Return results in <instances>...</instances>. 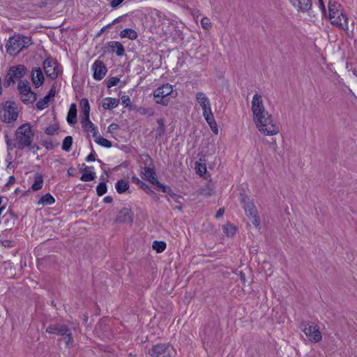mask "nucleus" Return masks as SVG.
Returning <instances> with one entry per match:
<instances>
[{
    "mask_svg": "<svg viewBox=\"0 0 357 357\" xmlns=\"http://www.w3.org/2000/svg\"><path fill=\"white\" fill-rule=\"evenodd\" d=\"M251 110L253 121L259 132L268 136L275 135L279 132V127L274 122L271 114L265 109L262 96L257 93L252 98Z\"/></svg>",
    "mask_w": 357,
    "mask_h": 357,
    "instance_id": "f257e3e1",
    "label": "nucleus"
},
{
    "mask_svg": "<svg viewBox=\"0 0 357 357\" xmlns=\"http://www.w3.org/2000/svg\"><path fill=\"white\" fill-rule=\"evenodd\" d=\"M328 7L331 23L347 33L349 19L347 15L344 14L341 4L335 0H329Z\"/></svg>",
    "mask_w": 357,
    "mask_h": 357,
    "instance_id": "f03ea898",
    "label": "nucleus"
},
{
    "mask_svg": "<svg viewBox=\"0 0 357 357\" xmlns=\"http://www.w3.org/2000/svg\"><path fill=\"white\" fill-rule=\"evenodd\" d=\"M32 44L31 38L20 34H15L10 37L7 43L6 52L11 56H16L23 50Z\"/></svg>",
    "mask_w": 357,
    "mask_h": 357,
    "instance_id": "7ed1b4c3",
    "label": "nucleus"
},
{
    "mask_svg": "<svg viewBox=\"0 0 357 357\" xmlns=\"http://www.w3.org/2000/svg\"><path fill=\"white\" fill-rule=\"evenodd\" d=\"M34 131L32 130L31 126L29 123L21 125L15 131V138L17 142L19 149L23 150L26 147H30L33 139Z\"/></svg>",
    "mask_w": 357,
    "mask_h": 357,
    "instance_id": "20e7f679",
    "label": "nucleus"
},
{
    "mask_svg": "<svg viewBox=\"0 0 357 357\" xmlns=\"http://www.w3.org/2000/svg\"><path fill=\"white\" fill-rule=\"evenodd\" d=\"M26 73V68L23 65L12 66L4 79V87H9L11 84H15L23 77Z\"/></svg>",
    "mask_w": 357,
    "mask_h": 357,
    "instance_id": "39448f33",
    "label": "nucleus"
},
{
    "mask_svg": "<svg viewBox=\"0 0 357 357\" xmlns=\"http://www.w3.org/2000/svg\"><path fill=\"white\" fill-rule=\"evenodd\" d=\"M17 89L21 100L25 104H31L36 100V93L31 91L28 81H20L18 83Z\"/></svg>",
    "mask_w": 357,
    "mask_h": 357,
    "instance_id": "423d86ee",
    "label": "nucleus"
},
{
    "mask_svg": "<svg viewBox=\"0 0 357 357\" xmlns=\"http://www.w3.org/2000/svg\"><path fill=\"white\" fill-rule=\"evenodd\" d=\"M1 112V119L5 123H10L17 119L18 110L13 101H6L3 105Z\"/></svg>",
    "mask_w": 357,
    "mask_h": 357,
    "instance_id": "0eeeda50",
    "label": "nucleus"
},
{
    "mask_svg": "<svg viewBox=\"0 0 357 357\" xmlns=\"http://www.w3.org/2000/svg\"><path fill=\"white\" fill-rule=\"evenodd\" d=\"M144 161V167L141 172V176L143 179L149 181L152 185L156 183L155 172L154 166L152 164V160L148 155H143L142 157Z\"/></svg>",
    "mask_w": 357,
    "mask_h": 357,
    "instance_id": "6e6552de",
    "label": "nucleus"
},
{
    "mask_svg": "<svg viewBox=\"0 0 357 357\" xmlns=\"http://www.w3.org/2000/svg\"><path fill=\"white\" fill-rule=\"evenodd\" d=\"M301 329L312 342H319L322 339V335L319 326L313 323H303Z\"/></svg>",
    "mask_w": 357,
    "mask_h": 357,
    "instance_id": "1a4fd4ad",
    "label": "nucleus"
},
{
    "mask_svg": "<svg viewBox=\"0 0 357 357\" xmlns=\"http://www.w3.org/2000/svg\"><path fill=\"white\" fill-rule=\"evenodd\" d=\"M176 95V92H174L172 86L167 84L158 88V98H160V100H158V104H162L167 105L169 100L174 98Z\"/></svg>",
    "mask_w": 357,
    "mask_h": 357,
    "instance_id": "9d476101",
    "label": "nucleus"
},
{
    "mask_svg": "<svg viewBox=\"0 0 357 357\" xmlns=\"http://www.w3.org/2000/svg\"><path fill=\"white\" fill-rule=\"evenodd\" d=\"M243 203L246 215L250 218L252 224L257 227L260 225V219L255 204L245 199H243Z\"/></svg>",
    "mask_w": 357,
    "mask_h": 357,
    "instance_id": "9b49d317",
    "label": "nucleus"
},
{
    "mask_svg": "<svg viewBox=\"0 0 357 357\" xmlns=\"http://www.w3.org/2000/svg\"><path fill=\"white\" fill-rule=\"evenodd\" d=\"M43 68L48 77L56 79L59 74L57 63L53 59L48 57L43 62Z\"/></svg>",
    "mask_w": 357,
    "mask_h": 357,
    "instance_id": "f8f14e48",
    "label": "nucleus"
},
{
    "mask_svg": "<svg viewBox=\"0 0 357 357\" xmlns=\"http://www.w3.org/2000/svg\"><path fill=\"white\" fill-rule=\"evenodd\" d=\"M134 213L130 208H123L119 211L114 220L116 223L131 225L133 222Z\"/></svg>",
    "mask_w": 357,
    "mask_h": 357,
    "instance_id": "ddd939ff",
    "label": "nucleus"
},
{
    "mask_svg": "<svg viewBox=\"0 0 357 357\" xmlns=\"http://www.w3.org/2000/svg\"><path fill=\"white\" fill-rule=\"evenodd\" d=\"M93 78L96 80H101L107 73V68L104 63L100 60H96L93 66Z\"/></svg>",
    "mask_w": 357,
    "mask_h": 357,
    "instance_id": "4468645a",
    "label": "nucleus"
},
{
    "mask_svg": "<svg viewBox=\"0 0 357 357\" xmlns=\"http://www.w3.org/2000/svg\"><path fill=\"white\" fill-rule=\"evenodd\" d=\"M69 330L70 328L64 324H55L50 325L46 328V332L50 334H55L63 336L64 335H66Z\"/></svg>",
    "mask_w": 357,
    "mask_h": 357,
    "instance_id": "2eb2a0df",
    "label": "nucleus"
},
{
    "mask_svg": "<svg viewBox=\"0 0 357 357\" xmlns=\"http://www.w3.org/2000/svg\"><path fill=\"white\" fill-rule=\"evenodd\" d=\"M291 5L299 12H307L312 7L311 0H289Z\"/></svg>",
    "mask_w": 357,
    "mask_h": 357,
    "instance_id": "dca6fc26",
    "label": "nucleus"
},
{
    "mask_svg": "<svg viewBox=\"0 0 357 357\" xmlns=\"http://www.w3.org/2000/svg\"><path fill=\"white\" fill-rule=\"evenodd\" d=\"M32 82L33 84L38 87L43 84L44 76L42 70L40 68H36L32 71Z\"/></svg>",
    "mask_w": 357,
    "mask_h": 357,
    "instance_id": "f3484780",
    "label": "nucleus"
},
{
    "mask_svg": "<svg viewBox=\"0 0 357 357\" xmlns=\"http://www.w3.org/2000/svg\"><path fill=\"white\" fill-rule=\"evenodd\" d=\"M108 46L109 51L111 52H116L119 56H121L125 54V49L120 42L110 41L108 43Z\"/></svg>",
    "mask_w": 357,
    "mask_h": 357,
    "instance_id": "a211bd4d",
    "label": "nucleus"
},
{
    "mask_svg": "<svg viewBox=\"0 0 357 357\" xmlns=\"http://www.w3.org/2000/svg\"><path fill=\"white\" fill-rule=\"evenodd\" d=\"M172 347L168 344H158V357H170Z\"/></svg>",
    "mask_w": 357,
    "mask_h": 357,
    "instance_id": "6ab92c4d",
    "label": "nucleus"
},
{
    "mask_svg": "<svg viewBox=\"0 0 357 357\" xmlns=\"http://www.w3.org/2000/svg\"><path fill=\"white\" fill-rule=\"evenodd\" d=\"M81 123L83 129L85 131L91 132L93 133V137H96L97 130L94 124L90 121L89 118L82 119Z\"/></svg>",
    "mask_w": 357,
    "mask_h": 357,
    "instance_id": "aec40b11",
    "label": "nucleus"
},
{
    "mask_svg": "<svg viewBox=\"0 0 357 357\" xmlns=\"http://www.w3.org/2000/svg\"><path fill=\"white\" fill-rule=\"evenodd\" d=\"M195 98L200 105L202 109L211 106L210 100L204 93L197 92L195 95Z\"/></svg>",
    "mask_w": 357,
    "mask_h": 357,
    "instance_id": "412c9836",
    "label": "nucleus"
},
{
    "mask_svg": "<svg viewBox=\"0 0 357 357\" xmlns=\"http://www.w3.org/2000/svg\"><path fill=\"white\" fill-rule=\"evenodd\" d=\"M119 100L114 98H105L102 100V107L105 109H112L117 107Z\"/></svg>",
    "mask_w": 357,
    "mask_h": 357,
    "instance_id": "4be33fe9",
    "label": "nucleus"
},
{
    "mask_svg": "<svg viewBox=\"0 0 357 357\" xmlns=\"http://www.w3.org/2000/svg\"><path fill=\"white\" fill-rule=\"evenodd\" d=\"M67 121L69 124H75L77 122V107L75 103L71 104L68 116Z\"/></svg>",
    "mask_w": 357,
    "mask_h": 357,
    "instance_id": "5701e85b",
    "label": "nucleus"
},
{
    "mask_svg": "<svg viewBox=\"0 0 357 357\" xmlns=\"http://www.w3.org/2000/svg\"><path fill=\"white\" fill-rule=\"evenodd\" d=\"M91 169H93V167H86L84 169V172L82 174L80 179L82 181H93L96 178V173L91 171Z\"/></svg>",
    "mask_w": 357,
    "mask_h": 357,
    "instance_id": "b1692460",
    "label": "nucleus"
},
{
    "mask_svg": "<svg viewBox=\"0 0 357 357\" xmlns=\"http://www.w3.org/2000/svg\"><path fill=\"white\" fill-rule=\"evenodd\" d=\"M128 181L124 179L118 180L115 184V188L118 193L122 194L126 192L129 189Z\"/></svg>",
    "mask_w": 357,
    "mask_h": 357,
    "instance_id": "393cba45",
    "label": "nucleus"
},
{
    "mask_svg": "<svg viewBox=\"0 0 357 357\" xmlns=\"http://www.w3.org/2000/svg\"><path fill=\"white\" fill-rule=\"evenodd\" d=\"M43 185V176L39 173H36L34 174V182L31 185V189L33 191H37L40 190Z\"/></svg>",
    "mask_w": 357,
    "mask_h": 357,
    "instance_id": "a878e982",
    "label": "nucleus"
},
{
    "mask_svg": "<svg viewBox=\"0 0 357 357\" xmlns=\"http://www.w3.org/2000/svg\"><path fill=\"white\" fill-rule=\"evenodd\" d=\"M120 37L122 38H128L130 40H135L138 37V34L132 29H125L121 31Z\"/></svg>",
    "mask_w": 357,
    "mask_h": 357,
    "instance_id": "bb28decb",
    "label": "nucleus"
},
{
    "mask_svg": "<svg viewBox=\"0 0 357 357\" xmlns=\"http://www.w3.org/2000/svg\"><path fill=\"white\" fill-rule=\"evenodd\" d=\"M82 106V119L89 118L90 105L89 101L86 98H82L80 101Z\"/></svg>",
    "mask_w": 357,
    "mask_h": 357,
    "instance_id": "cd10ccee",
    "label": "nucleus"
},
{
    "mask_svg": "<svg viewBox=\"0 0 357 357\" xmlns=\"http://www.w3.org/2000/svg\"><path fill=\"white\" fill-rule=\"evenodd\" d=\"M55 202L54 198L50 193H47L43 195L38 202V205H52Z\"/></svg>",
    "mask_w": 357,
    "mask_h": 357,
    "instance_id": "c85d7f7f",
    "label": "nucleus"
},
{
    "mask_svg": "<svg viewBox=\"0 0 357 357\" xmlns=\"http://www.w3.org/2000/svg\"><path fill=\"white\" fill-rule=\"evenodd\" d=\"M206 121L207 122V123L208 124V126H210L211 130L215 134L217 135L218 132V126H217V123L215 121V119H214V116H213V114H211V115H208L207 114L206 116L204 117Z\"/></svg>",
    "mask_w": 357,
    "mask_h": 357,
    "instance_id": "c756f323",
    "label": "nucleus"
},
{
    "mask_svg": "<svg viewBox=\"0 0 357 357\" xmlns=\"http://www.w3.org/2000/svg\"><path fill=\"white\" fill-rule=\"evenodd\" d=\"M223 231L227 236H233L236 231L235 226L231 225L230 222H227L223 225Z\"/></svg>",
    "mask_w": 357,
    "mask_h": 357,
    "instance_id": "7c9ffc66",
    "label": "nucleus"
},
{
    "mask_svg": "<svg viewBox=\"0 0 357 357\" xmlns=\"http://www.w3.org/2000/svg\"><path fill=\"white\" fill-rule=\"evenodd\" d=\"M170 198H172V199L174 202H176L178 204L175 206V208L178 209L179 211H181L183 208L181 200H183V197L182 196L177 195L174 192L172 194V195L169 197L167 198L169 202H170Z\"/></svg>",
    "mask_w": 357,
    "mask_h": 357,
    "instance_id": "2f4dec72",
    "label": "nucleus"
},
{
    "mask_svg": "<svg viewBox=\"0 0 357 357\" xmlns=\"http://www.w3.org/2000/svg\"><path fill=\"white\" fill-rule=\"evenodd\" d=\"M95 138V142L103 146V147H105V148H110L112 147V142L110 141H109L108 139L101 137V136H97L94 137Z\"/></svg>",
    "mask_w": 357,
    "mask_h": 357,
    "instance_id": "473e14b6",
    "label": "nucleus"
},
{
    "mask_svg": "<svg viewBox=\"0 0 357 357\" xmlns=\"http://www.w3.org/2000/svg\"><path fill=\"white\" fill-rule=\"evenodd\" d=\"M72 144L73 137L71 136H67L63 141L62 149L66 151H69L71 149Z\"/></svg>",
    "mask_w": 357,
    "mask_h": 357,
    "instance_id": "72a5a7b5",
    "label": "nucleus"
},
{
    "mask_svg": "<svg viewBox=\"0 0 357 357\" xmlns=\"http://www.w3.org/2000/svg\"><path fill=\"white\" fill-rule=\"evenodd\" d=\"M50 99L48 98V97H47L46 96L39 100L37 102H36V107L39 110H42L46 107H48V104H49V102H50Z\"/></svg>",
    "mask_w": 357,
    "mask_h": 357,
    "instance_id": "f704fd0d",
    "label": "nucleus"
},
{
    "mask_svg": "<svg viewBox=\"0 0 357 357\" xmlns=\"http://www.w3.org/2000/svg\"><path fill=\"white\" fill-rule=\"evenodd\" d=\"M62 340L66 342L67 347H73L74 340L70 329L66 335L62 336Z\"/></svg>",
    "mask_w": 357,
    "mask_h": 357,
    "instance_id": "c9c22d12",
    "label": "nucleus"
},
{
    "mask_svg": "<svg viewBox=\"0 0 357 357\" xmlns=\"http://www.w3.org/2000/svg\"><path fill=\"white\" fill-rule=\"evenodd\" d=\"M5 141L6 143V146L8 148V150H13L14 149L17 148L19 149V146H17V142L15 140V142H13L8 134L5 135Z\"/></svg>",
    "mask_w": 357,
    "mask_h": 357,
    "instance_id": "e433bc0d",
    "label": "nucleus"
},
{
    "mask_svg": "<svg viewBox=\"0 0 357 357\" xmlns=\"http://www.w3.org/2000/svg\"><path fill=\"white\" fill-rule=\"evenodd\" d=\"M158 190L166 193L169 197H170L172 194L174 193L169 186L162 184L159 181H158Z\"/></svg>",
    "mask_w": 357,
    "mask_h": 357,
    "instance_id": "4c0bfd02",
    "label": "nucleus"
},
{
    "mask_svg": "<svg viewBox=\"0 0 357 357\" xmlns=\"http://www.w3.org/2000/svg\"><path fill=\"white\" fill-rule=\"evenodd\" d=\"M96 192L98 196H102L107 192V185L105 182H100L97 188Z\"/></svg>",
    "mask_w": 357,
    "mask_h": 357,
    "instance_id": "58836bf2",
    "label": "nucleus"
},
{
    "mask_svg": "<svg viewBox=\"0 0 357 357\" xmlns=\"http://www.w3.org/2000/svg\"><path fill=\"white\" fill-rule=\"evenodd\" d=\"M213 192V190L208 184H207L205 187L201 188L199 191V195L206 197L211 195Z\"/></svg>",
    "mask_w": 357,
    "mask_h": 357,
    "instance_id": "ea45409f",
    "label": "nucleus"
},
{
    "mask_svg": "<svg viewBox=\"0 0 357 357\" xmlns=\"http://www.w3.org/2000/svg\"><path fill=\"white\" fill-rule=\"evenodd\" d=\"M120 82V79L119 78L116 77H109L107 80V88H111L112 86H116L119 82Z\"/></svg>",
    "mask_w": 357,
    "mask_h": 357,
    "instance_id": "a19ab883",
    "label": "nucleus"
},
{
    "mask_svg": "<svg viewBox=\"0 0 357 357\" xmlns=\"http://www.w3.org/2000/svg\"><path fill=\"white\" fill-rule=\"evenodd\" d=\"M201 25L204 29L208 30L212 26V23L208 17H204L201 20Z\"/></svg>",
    "mask_w": 357,
    "mask_h": 357,
    "instance_id": "79ce46f5",
    "label": "nucleus"
},
{
    "mask_svg": "<svg viewBox=\"0 0 357 357\" xmlns=\"http://www.w3.org/2000/svg\"><path fill=\"white\" fill-rule=\"evenodd\" d=\"M59 129V127L56 125H51L46 128L45 132L48 135H54Z\"/></svg>",
    "mask_w": 357,
    "mask_h": 357,
    "instance_id": "37998d69",
    "label": "nucleus"
},
{
    "mask_svg": "<svg viewBox=\"0 0 357 357\" xmlns=\"http://www.w3.org/2000/svg\"><path fill=\"white\" fill-rule=\"evenodd\" d=\"M195 169L197 174L203 175L206 172V167L205 165H202L199 162L195 164Z\"/></svg>",
    "mask_w": 357,
    "mask_h": 357,
    "instance_id": "c03bdc74",
    "label": "nucleus"
},
{
    "mask_svg": "<svg viewBox=\"0 0 357 357\" xmlns=\"http://www.w3.org/2000/svg\"><path fill=\"white\" fill-rule=\"evenodd\" d=\"M139 187L141 189H142L143 190H144L147 194L151 195H154V191L153 190H151L150 188V187L147 184H146L144 182L142 181Z\"/></svg>",
    "mask_w": 357,
    "mask_h": 357,
    "instance_id": "a18cd8bd",
    "label": "nucleus"
},
{
    "mask_svg": "<svg viewBox=\"0 0 357 357\" xmlns=\"http://www.w3.org/2000/svg\"><path fill=\"white\" fill-rule=\"evenodd\" d=\"M166 248V243L164 241H158V253L163 252Z\"/></svg>",
    "mask_w": 357,
    "mask_h": 357,
    "instance_id": "49530a36",
    "label": "nucleus"
},
{
    "mask_svg": "<svg viewBox=\"0 0 357 357\" xmlns=\"http://www.w3.org/2000/svg\"><path fill=\"white\" fill-rule=\"evenodd\" d=\"M121 100L123 105H124L126 107H128L130 105V99L128 96H123L121 97Z\"/></svg>",
    "mask_w": 357,
    "mask_h": 357,
    "instance_id": "de8ad7c7",
    "label": "nucleus"
},
{
    "mask_svg": "<svg viewBox=\"0 0 357 357\" xmlns=\"http://www.w3.org/2000/svg\"><path fill=\"white\" fill-rule=\"evenodd\" d=\"M119 128V126L116 123H112L107 128V131L109 132H113L114 130H116Z\"/></svg>",
    "mask_w": 357,
    "mask_h": 357,
    "instance_id": "09e8293b",
    "label": "nucleus"
},
{
    "mask_svg": "<svg viewBox=\"0 0 357 357\" xmlns=\"http://www.w3.org/2000/svg\"><path fill=\"white\" fill-rule=\"evenodd\" d=\"M87 162H92L96 160V153L93 151L86 158Z\"/></svg>",
    "mask_w": 357,
    "mask_h": 357,
    "instance_id": "8fccbe9b",
    "label": "nucleus"
},
{
    "mask_svg": "<svg viewBox=\"0 0 357 357\" xmlns=\"http://www.w3.org/2000/svg\"><path fill=\"white\" fill-rule=\"evenodd\" d=\"M124 0H112L110 2V6L112 8H116L119 6Z\"/></svg>",
    "mask_w": 357,
    "mask_h": 357,
    "instance_id": "3c124183",
    "label": "nucleus"
},
{
    "mask_svg": "<svg viewBox=\"0 0 357 357\" xmlns=\"http://www.w3.org/2000/svg\"><path fill=\"white\" fill-rule=\"evenodd\" d=\"M202 110H203V116H204V117L206 116L207 114L211 115V114H213L212 111H211V106H208V107H207L206 108H204V109H202Z\"/></svg>",
    "mask_w": 357,
    "mask_h": 357,
    "instance_id": "603ef678",
    "label": "nucleus"
},
{
    "mask_svg": "<svg viewBox=\"0 0 357 357\" xmlns=\"http://www.w3.org/2000/svg\"><path fill=\"white\" fill-rule=\"evenodd\" d=\"M55 96V90H54V88L52 87L50 91L48 92V93L46 95L47 97H48V98L50 100L51 98H54Z\"/></svg>",
    "mask_w": 357,
    "mask_h": 357,
    "instance_id": "864d4df0",
    "label": "nucleus"
},
{
    "mask_svg": "<svg viewBox=\"0 0 357 357\" xmlns=\"http://www.w3.org/2000/svg\"><path fill=\"white\" fill-rule=\"evenodd\" d=\"M224 213H225V208H219L218 211L216 213L215 218H219L222 217Z\"/></svg>",
    "mask_w": 357,
    "mask_h": 357,
    "instance_id": "5fc2aeb1",
    "label": "nucleus"
},
{
    "mask_svg": "<svg viewBox=\"0 0 357 357\" xmlns=\"http://www.w3.org/2000/svg\"><path fill=\"white\" fill-rule=\"evenodd\" d=\"M132 181L135 183H136L137 185H138L139 186L140 185V184L142 183V181L137 176H132Z\"/></svg>",
    "mask_w": 357,
    "mask_h": 357,
    "instance_id": "6e6d98bb",
    "label": "nucleus"
},
{
    "mask_svg": "<svg viewBox=\"0 0 357 357\" xmlns=\"http://www.w3.org/2000/svg\"><path fill=\"white\" fill-rule=\"evenodd\" d=\"M174 31H175V35L177 36L181 39V40H183L184 38L183 36V33L180 30H174Z\"/></svg>",
    "mask_w": 357,
    "mask_h": 357,
    "instance_id": "4d7b16f0",
    "label": "nucleus"
},
{
    "mask_svg": "<svg viewBox=\"0 0 357 357\" xmlns=\"http://www.w3.org/2000/svg\"><path fill=\"white\" fill-rule=\"evenodd\" d=\"M319 6H320L323 13H326V8H325V6L324 4L323 0H319Z\"/></svg>",
    "mask_w": 357,
    "mask_h": 357,
    "instance_id": "13d9d810",
    "label": "nucleus"
},
{
    "mask_svg": "<svg viewBox=\"0 0 357 357\" xmlns=\"http://www.w3.org/2000/svg\"><path fill=\"white\" fill-rule=\"evenodd\" d=\"M113 199L110 196H107L104 198V202L106 203H111L112 202Z\"/></svg>",
    "mask_w": 357,
    "mask_h": 357,
    "instance_id": "bf43d9fd",
    "label": "nucleus"
},
{
    "mask_svg": "<svg viewBox=\"0 0 357 357\" xmlns=\"http://www.w3.org/2000/svg\"><path fill=\"white\" fill-rule=\"evenodd\" d=\"M58 145H59V143H56V145H54L52 143H50V144L46 143L45 146L47 149H52L54 146H58Z\"/></svg>",
    "mask_w": 357,
    "mask_h": 357,
    "instance_id": "052dcab7",
    "label": "nucleus"
},
{
    "mask_svg": "<svg viewBox=\"0 0 357 357\" xmlns=\"http://www.w3.org/2000/svg\"><path fill=\"white\" fill-rule=\"evenodd\" d=\"M149 353L151 356H154V355L156 354L155 346H153V348L149 351Z\"/></svg>",
    "mask_w": 357,
    "mask_h": 357,
    "instance_id": "680f3d73",
    "label": "nucleus"
},
{
    "mask_svg": "<svg viewBox=\"0 0 357 357\" xmlns=\"http://www.w3.org/2000/svg\"><path fill=\"white\" fill-rule=\"evenodd\" d=\"M3 245L5 247H10L11 246V241H3Z\"/></svg>",
    "mask_w": 357,
    "mask_h": 357,
    "instance_id": "e2e57ef3",
    "label": "nucleus"
},
{
    "mask_svg": "<svg viewBox=\"0 0 357 357\" xmlns=\"http://www.w3.org/2000/svg\"><path fill=\"white\" fill-rule=\"evenodd\" d=\"M168 28H169L168 31H166L165 34L167 35L168 33H169L170 35H172V32L171 29H172L174 27H173V26H168Z\"/></svg>",
    "mask_w": 357,
    "mask_h": 357,
    "instance_id": "0e129e2a",
    "label": "nucleus"
},
{
    "mask_svg": "<svg viewBox=\"0 0 357 357\" xmlns=\"http://www.w3.org/2000/svg\"><path fill=\"white\" fill-rule=\"evenodd\" d=\"M156 247H157V245H156V240L154 241L152 243V248L155 250H156Z\"/></svg>",
    "mask_w": 357,
    "mask_h": 357,
    "instance_id": "69168bd1",
    "label": "nucleus"
},
{
    "mask_svg": "<svg viewBox=\"0 0 357 357\" xmlns=\"http://www.w3.org/2000/svg\"><path fill=\"white\" fill-rule=\"evenodd\" d=\"M15 177L14 176H10V178H9V183H13L15 182Z\"/></svg>",
    "mask_w": 357,
    "mask_h": 357,
    "instance_id": "338daca9",
    "label": "nucleus"
},
{
    "mask_svg": "<svg viewBox=\"0 0 357 357\" xmlns=\"http://www.w3.org/2000/svg\"><path fill=\"white\" fill-rule=\"evenodd\" d=\"M157 123L159 125L160 127H162L163 126V123L162 121L158 120Z\"/></svg>",
    "mask_w": 357,
    "mask_h": 357,
    "instance_id": "774afa93",
    "label": "nucleus"
}]
</instances>
